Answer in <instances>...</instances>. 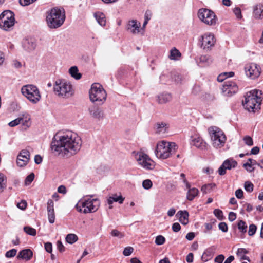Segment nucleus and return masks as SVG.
Returning <instances> with one entry per match:
<instances>
[{
  "label": "nucleus",
  "mask_w": 263,
  "mask_h": 263,
  "mask_svg": "<svg viewBox=\"0 0 263 263\" xmlns=\"http://www.w3.org/2000/svg\"><path fill=\"white\" fill-rule=\"evenodd\" d=\"M141 24L136 20H133L128 22L127 29L134 34H138L140 30Z\"/></svg>",
  "instance_id": "nucleus-19"
},
{
  "label": "nucleus",
  "mask_w": 263,
  "mask_h": 263,
  "mask_svg": "<svg viewBox=\"0 0 263 263\" xmlns=\"http://www.w3.org/2000/svg\"><path fill=\"white\" fill-rule=\"evenodd\" d=\"M246 76L251 79L258 78L261 73V68L257 64L251 63L246 64L245 67Z\"/></svg>",
  "instance_id": "nucleus-14"
},
{
  "label": "nucleus",
  "mask_w": 263,
  "mask_h": 263,
  "mask_svg": "<svg viewBox=\"0 0 263 263\" xmlns=\"http://www.w3.org/2000/svg\"><path fill=\"white\" fill-rule=\"evenodd\" d=\"M65 239L67 243L72 244L78 240V238L74 234H69L66 236Z\"/></svg>",
  "instance_id": "nucleus-33"
},
{
  "label": "nucleus",
  "mask_w": 263,
  "mask_h": 263,
  "mask_svg": "<svg viewBox=\"0 0 263 263\" xmlns=\"http://www.w3.org/2000/svg\"><path fill=\"white\" fill-rule=\"evenodd\" d=\"M47 211H54V203L51 199L48 200L47 206Z\"/></svg>",
  "instance_id": "nucleus-54"
},
{
  "label": "nucleus",
  "mask_w": 263,
  "mask_h": 263,
  "mask_svg": "<svg viewBox=\"0 0 263 263\" xmlns=\"http://www.w3.org/2000/svg\"><path fill=\"white\" fill-rule=\"evenodd\" d=\"M24 48L28 51L34 50L36 47V44L32 41L27 40L24 43Z\"/></svg>",
  "instance_id": "nucleus-31"
},
{
  "label": "nucleus",
  "mask_w": 263,
  "mask_h": 263,
  "mask_svg": "<svg viewBox=\"0 0 263 263\" xmlns=\"http://www.w3.org/2000/svg\"><path fill=\"white\" fill-rule=\"evenodd\" d=\"M177 149L175 143L162 140L157 143L155 153L158 159L164 160L172 157Z\"/></svg>",
  "instance_id": "nucleus-5"
},
{
  "label": "nucleus",
  "mask_w": 263,
  "mask_h": 263,
  "mask_svg": "<svg viewBox=\"0 0 263 263\" xmlns=\"http://www.w3.org/2000/svg\"><path fill=\"white\" fill-rule=\"evenodd\" d=\"M172 99L171 96L168 93H163L157 96V102L159 104H164L170 101Z\"/></svg>",
  "instance_id": "nucleus-24"
},
{
  "label": "nucleus",
  "mask_w": 263,
  "mask_h": 263,
  "mask_svg": "<svg viewBox=\"0 0 263 263\" xmlns=\"http://www.w3.org/2000/svg\"><path fill=\"white\" fill-rule=\"evenodd\" d=\"M192 144L201 149H207L209 147L208 144L198 136L192 137Z\"/></svg>",
  "instance_id": "nucleus-18"
},
{
  "label": "nucleus",
  "mask_w": 263,
  "mask_h": 263,
  "mask_svg": "<svg viewBox=\"0 0 263 263\" xmlns=\"http://www.w3.org/2000/svg\"><path fill=\"white\" fill-rule=\"evenodd\" d=\"M244 187L247 192L251 193L253 191L254 185L251 182L246 181L244 184Z\"/></svg>",
  "instance_id": "nucleus-37"
},
{
  "label": "nucleus",
  "mask_w": 263,
  "mask_h": 263,
  "mask_svg": "<svg viewBox=\"0 0 263 263\" xmlns=\"http://www.w3.org/2000/svg\"><path fill=\"white\" fill-rule=\"evenodd\" d=\"M243 167L246 170L247 172H252L254 170V167L252 165L249 163H245L243 165Z\"/></svg>",
  "instance_id": "nucleus-55"
},
{
  "label": "nucleus",
  "mask_w": 263,
  "mask_h": 263,
  "mask_svg": "<svg viewBox=\"0 0 263 263\" xmlns=\"http://www.w3.org/2000/svg\"><path fill=\"white\" fill-rule=\"evenodd\" d=\"M235 196L238 199H242L243 196V193L241 189H238L235 192Z\"/></svg>",
  "instance_id": "nucleus-63"
},
{
  "label": "nucleus",
  "mask_w": 263,
  "mask_h": 263,
  "mask_svg": "<svg viewBox=\"0 0 263 263\" xmlns=\"http://www.w3.org/2000/svg\"><path fill=\"white\" fill-rule=\"evenodd\" d=\"M89 93L90 101L97 105H102L106 100V92L99 83L93 84Z\"/></svg>",
  "instance_id": "nucleus-6"
},
{
  "label": "nucleus",
  "mask_w": 263,
  "mask_h": 263,
  "mask_svg": "<svg viewBox=\"0 0 263 263\" xmlns=\"http://www.w3.org/2000/svg\"><path fill=\"white\" fill-rule=\"evenodd\" d=\"M93 195H87L80 199L76 205L77 210L84 214L94 213L100 206V201L96 198L92 199Z\"/></svg>",
  "instance_id": "nucleus-4"
},
{
  "label": "nucleus",
  "mask_w": 263,
  "mask_h": 263,
  "mask_svg": "<svg viewBox=\"0 0 263 263\" xmlns=\"http://www.w3.org/2000/svg\"><path fill=\"white\" fill-rule=\"evenodd\" d=\"M166 124L164 123H161L157 124V133H164L165 131V126Z\"/></svg>",
  "instance_id": "nucleus-39"
},
{
  "label": "nucleus",
  "mask_w": 263,
  "mask_h": 263,
  "mask_svg": "<svg viewBox=\"0 0 263 263\" xmlns=\"http://www.w3.org/2000/svg\"><path fill=\"white\" fill-rule=\"evenodd\" d=\"M152 12L150 10H147L144 14V20L149 21L152 17Z\"/></svg>",
  "instance_id": "nucleus-56"
},
{
  "label": "nucleus",
  "mask_w": 263,
  "mask_h": 263,
  "mask_svg": "<svg viewBox=\"0 0 263 263\" xmlns=\"http://www.w3.org/2000/svg\"><path fill=\"white\" fill-rule=\"evenodd\" d=\"M81 145L80 137L76 133L67 131L54 137L51 149L55 155L68 158L77 154Z\"/></svg>",
  "instance_id": "nucleus-1"
},
{
  "label": "nucleus",
  "mask_w": 263,
  "mask_h": 263,
  "mask_svg": "<svg viewBox=\"0 0 263 263\" xmlns=\"http://www.w3.org/2000/svg\"><path fill=\"white\" fill-rule=\"evenodd\" d=\"M124 200V198H123L121 195L118 196L117 194H114L112 196L109 197L107 199V203L110 205L109 209H111L112 206L111 204L114 202H118L119 203L122 204Z\"/></svg>",
  "instance_id": "nucleus-23"
},
{
  "label": "nucleus",
  "mask_w": 263,
  "mask_h": 263,
  "mask_svg": "<svg viewBox=\"0 0 263 263\" xmlns=\"http://www.w3.org/2000/svg\"><path fill=\"white\" fill-rule=\"evenodd\" d=\"M213 186H215L214 184H205L202 186L201 187V191L204 194H207L210 192V190L212 189Z\"/></svg>",
  "instance_id": "nucleus-44"
},
{
  "label": "nucleus",
  "mask_w": 263,
  "mask_h": 263,
  "mask_svg": "<svg viewBox=\"0 0 263 263\" xmlns=\"http://www.w3.org/2000/svg\"><path fill=\"white\" fill-rule=\"evenodd\" d=\"M135 158L138 164L145 170H152L155 168V162L147 154L142 152L137 153Z\"/></svg>",
  "instance_id": "nucleus-11"
},
{
  "label": "nucleus",
  "mask_w": 263,
  "mask_h": 263,
  "mask_svg": "<svg viewBox=\"0 0 263 263\" xmlns=\"http://www.w3.org/2000/svg\"><path fill=\"white\" fill-rule=\"evenodd\" d=\"M65 20V12L64 9L54 7L47 12L46 22L48 26L51 29L61 27Z\"/></svg>",
  "instance_id": "nucleus-2"
},
{
  "label": "nucleus",
  "mask_w": 263,
  "mask_h": 263,
  "mask_svg": "<svg viewBox=\"0 0 263 263\" xmlns=\"http://www.w3.org/2000/svg\"><path fill=\"white\" fill-rule=\"evenodd\" d=\"M29 159V152L27 149H23L17 156V164L20 167H23L27 164Z\"/></svg>",
  "instance_id": "nucleus-16"
},
{
  "label": "nucleus",
  "mask_w": 263,
  "mask_h": 263,
  "mask_svg": "<svg viewBox=\"0 0 263 263\" xmlns=\"http://www.w3.org/2000/svg\"><path fill=\"white\" fill-rule=\"evenodd\" d=\"M24 231L28 235L35 236L36 234V230L31 227L26 226L24 227Z\"/></svg>",
  "instance_id": "nucleus-36"
},
{
  "label": "nucleus",
  "mask_w": 263,
  "mask_h": 263,
  "mask_svg": "<svg viewBox=\"0 0 263 263\" xmlns=\"http://www.w3.org/2000/svg\"><path fill=\"white\" fill-rule=\"evenodd\" d=\"M165 238L162 235H158L155 239V243L157 245H162L165 243Z\"/></svg>",
  "instance_id": "nucleus-38"
},
{
  "label": "nucleus",
  "mask_w": 263,
  "mask_h": 263,
  "mask_svg": "<svg viewBox=\"0 0 263 263\" xmlns=\"http://www.w3.org/2000/svg\"><path fill=\"white\" fill-rule=\"evenodd\" d=\"M200 61L202 63H209L211 61L210 57L208 55H201L200 58Z\"/></svg>",
  "instance_id": "nucleus-58"
},
{
  "label": "nucleus",
  "mask_w": 263,
  "mask_h": 263,
  "mask_svg": "<svg viewBox=\"0 0 263 263\" xmlns=\"http://www.w3.org/2000/svg\"><path fill=\"white\" fill-rule=\"evenodd\" d=\"M46 251L48 253H51L52 251V245L50 242H46L44 245Z\"/></svg>",
  "instance_id": "nucleus-57"
},
{
  "label": "nucleus",
  "mask_w": 263,
  "mask_h": 263,
  "mask_svg": "<svg viewBox=\"0 0 263 263\" xmlns=\"http://www.w3.org/2000/svg\"><path fill=\"white\" fill-rule=\"evenodd\" d=\"M262 100V91L254 89L246 93L245 103L243 104V106L248 111L254 112L260 109Z\"/></svg>",
  "instance_id": "nucleus-3"
},
{
  "label": "nucleus",
  "mask_w": 263,
  "mask_h": 263,
  "mask_svg": "<svg viewBox=\"0 0 263 263\" xmlns=\"http://www.w3.org/2000/svg\"><path fill=\"white\" fill-rule=\"evenodd\" d=\"M233 12L234 13L235 15H236V17L238 19H241L242 18V14L241 10L238 7H236L233 9Z\"/></svg>",
  "instance_id": "nucleus-52"
},
{
  "label": "nucleus",
  "mask_w": 263,
  "mask_h": 263,
  "mask_svg": "<svg viewBox=\"0 0 263 263\" xmlns=\"http://www.w3.org/2000/svg\"><path fill=\"white\" fill-rule=\"evenodd\" d=\"M57 248L60 252H63L65 251V247L61 241H58L57 242Z\"/></svg>",
  "instance_id": "nucleus-61"
},
{
  "label": "nucleus",
  "mask_w": 263,
  "mask_h": 263,
  "mask_svg": "<svg viewBox=\"0 0 263 263\" xmlns=\"http://www.w3.org/2000/svg\"><path fill=\"white\" fill-rule=\"evenodd\" d=\"M17 253V250L15 249H12L8 251L6 254L5 256L7 258H11L15 256Z\"/></svg>",
  "instance_id": "nucleus-40"
},
{
  "label": "nucleus",
  "mask_w": 263,
  "mask_h": 263,
  "mask_svg": "<svg viewBox=\"0 0 263 263\" xmlns=\"http://www.w3.org/2000/svg\"><path fill=\"white\" fill-rule=\"evenodd\" d=\"M21 123L24 124L25 123L24 119L22 118H18L10 122L9 125L11 127H14Z\"/></svg>",
  "instance_id": "nucleus-35"
},
{
  "label": "nucleus",
  "mask_w": 263,
  "mask_h": 263,
  "mask_svg": "<svg viewBox=\"0 0 263 263\" xmlns=\"http://www.w3.org/2000/svg\"><path fill=\"white\" fill-rule=\"evenodd\" d=\"M224 259V256L223 255H219L215 258V262L217 263H222Z\"/></svg>",
  "instance_id": "nucleus-62"
},
{
  "label": "nucleus",
  "mask_w": 263,
  "mask_h": 263,
  "mask_svg": "<svg viewBox=\"0 0 263 263\" xmlns=\"http://www.w3.org/2000/svg\"><path fill=\"white\" fill-rule=\"evenodd\" d=\"M254 15L256 18L261 19L263 15V6L262 5H257L254 10Z\"/></svg>",
  "instance_id": "nucleus-29"
},
{
  "label": "nucleus",
  "mask_w": 263,
  "mask_h": 263,
  "mask_svg": "<svg viewBox=\"0 0 263 263\" xmlns=\"http://www.w3.org/2000/svg\"><path fill=\"white\" fill-rule=\"evenodd\" d=\"M215 251V248L213 246L205 249L201 256V260L204 262L211 260L214 256Z\"/></svg>",
  "instance_id": "nucleus-20"
},
{
  "label": "nucleus",
  "mask_w": 263,
  "mask_h": 263,
  "mask_svg": "<svg viewBox=\"0 0 263 263\" xmlns=\"http://www.w3.org/2000/svg\"><path fill=\"white\" fill-rule=\"evenodd\" d=\"M53 90L56 95L62 98H69L73 93L72 85L69 82L61 80L55 81Z\"/></svg>",
  "instance_id": "nucleus-8"
},
{
  "label": "nucleus",
  "mask_w": 263,
  "mask_h": 263,
  "mask_svg": "<svg viewBox=\"0 0 263 263\" xmlns=\"http://www.w3.org/2000/svg\"><path fill=\"white\" fill-rule=\"evenodd\" d=\"M222 164L223 167H225V168L230 170L232 168L236 167L237 165V163L233 159H229L225 160Z\"/></svg>",
  "instance_id": "nucleus-27"
},
{
  "label": "nucleus",
  "mask_w": 263,
  "mask_h": 263,
  "mask_svg": "<svg viewBox=\"0 0 263 263\" xmlns=\"http://www.w3.org/2000/svg\"><path fill=\"white\" fill-rule=\"evenodd\" d=\"M69 72L71 76L76 80H79L82 75L79 72L78 67L77 66H72L69 69Z\"/></svg>",
  "instance_id": "nucleus-28"
},
{
  "label": "nucleus",
  "mask_w": 263,
  "mask_h": 263,
  "mask_svg": "<svg viewBox=\"0 0 263 263\" xmlns=\"http://www.w3.org/2000/svg\"><path fill=\"white\" fill-rule=\"evenodd\" d=\"M215 216L219 220L223 219V212L219 209H215L213 212Z\"/></svg>",
  "instance_id": "nucleus-41"
},
{
  "label": "nucleus",
  "mask_w": 263,
  "mask_h": 263,
  "mask_svg": "<svg viewBox=\"0 0 263 263\" xmlns=\"http://www.w3.org/2000/svg\"><path fill=\"white\" fill-rule=\"evenodd\" d=\"M248 253L246 249L243 248H239L237 252V255L239 257L240 260H249V257L245 255Z\"/></svg>",
  "instance_id": "nucleus-30"
},
{
  "label": "nucleus",
  "mask_w": 263,
  "mask_h": 263,
  "mask_svg": "<svg viewBox=\"0 0 263 263\" xmlns=\"http://www.w3.org/2000/svg\"><path fill=\"white\" fill-rule=\"evenodd\" d=\"M181 229V226L178 222H175L172 225V230L175 232L179 231Z\"/></svg>",
  "instance_id": "nucleus-59"
},
{
  "label": "nucleus",
  "mask_w": 263,
  "mask_h": 263,
  "mask_svg": "<svg viewBox=\"0 0 263 263\" xmlns=\"http://www.w3.org/2000/svg\"><path fill=\"white\" fill-rule=\"evenodd\" d=\"M216 38L211 33H206L199 39L200 47L204 51H208L212 49L216 43Z\"/></svg>",
  "instance_id": "nucleus-13"
},
{
  "label": "nucleus",
  "mask_w": 263,
  "mask_h": 263,
  "mask_svg": "<svg viewBox=\"0 0 263 263\" xmlns=\"http://www.w3.org/2000/svg\"><path fill=\"white\" fill-rule=\"evenodd\" d=\"M236 84L232 81H226L222 86V91L226 96H231L238 91Z\"/></svg>",
  "instance_id": "nucleus-15"
},
{
  "label": "nucleus",
  "mask_w": 263,
  "mask_h": 263,
  "mask_svg": "<svg viewBox=\"0 0 263 263\" xmlns=\"http://www.w3.org/2000/svg\"><path fill=\"white\" fill-rule=\"evenodd\" d=\"M34 178V174L33 173H31L29 175L25 180V184L26 185L30 184L32 181L33 180Z\"/></svg>",
  "instance_id": "nucleus-45"
},
{
  "label": "nucleus",
  "mask_w": 263,
  "mask_h": 263,
  "mask_svg": "<svg viewBox=\"0 0 263 263\" xmlns=\"http://www.w3.org/2000/svg\"><path fill=\"white\" fill-rule=\"evenodd\" d=\"M218 228L223 232H227L228 230L227 223L224 222L219 223L218 224Z\"/></svg>",
  "instance_id": "nucleus-50"
},
{
  "label": "nucleus",
  "mask_w": 263,
  "mask_h": 263,
  "mask_svg": "<svg viewBox=\"0 0 263 263\" xmlns=\"http://www.w3.org/2000/svg\"><path fill=\"white\" fill-rule=\"evenodd\" d=\"M212 145L216 148L223 147L226 141V136L224 132L217 126H211L208 128Z\"/></svg>",
  "instance_id": "nucleus-7"
},
{
  "label": "nucleus",
  "mask_w": 263,
  "mask_h": 263,
  "mask_svg": "<svg viewBox=\"0 0 263 263\" xmlns=\"http://www.w3.org/2000/svg\"><path fill=\"white\" fill-rule=\"evenodd\" d=\"M17 206L21 210H25L27 206V202L24 200H22L17 203Z\"/></svg>",
  "instance_id": "nucleus-60"
},
{
  "label": "nucleus",
  "mask_w": 263,
  "mask_h": 263,
  "mask_svg": "<svg viewBox=\"0 0 263 263\" xmlns=\"http://www.w3.org/2000/svg\"><path fill=\"white\" fill-rule=\"evenodd\" d=\"M178 217L179 221L184 225H186L189 222V213L186 211H179L176 214Z\"/></svg>",
  "instance_id": "nucleus-22"
},
{
  "label": "nucleus",
  "mask_w": 263,
  "mask_h": 263,
  "mask_svg": "<svg viewBox=\"0 0 263 263\" xmlns=\"http://www.w3.org/2000/svg\"><path fill=\"white\" fill-rule=\"evenodd\" d=\"M111 235L114 237H118L119 238H122L124 237V235L121 232L117 230H113L111 232Z\"/></svg>",
  "instance_id": "nucleus-49"
},
{
  "label": "nucleus",
  "mask_w": 263,
  "mask_h": 263,
  "mask_svg": "<svg viewBox=\"0 0 263 263\" xmlns=\"http://www.w3.org/2000/svg\"><path fill=\"white\" fill-rule=\"evenodd\" d=\"M14 13L10 10L4 11L0 15V28L9 31L15 24Z\"/></svg>",
  "instance_id": "nucleus-9"
},
{
  "label": "nucleus",
  "mask_w": 263,
  "mask_h": 263,
  "mask_svg": "<svg viewBox=\"0 0 263 263\" xmlns=\"http://www.w3.org/2000/svg\"><path fill=\"white\" fill-rule=\"evenodd\" d=\"M48 220L50 223H53L55 220L54 211H47Z\"/></svg>",
  "instance_id": "nucleus-43"
},
{
  "label": "nucleus",
  "mask_w": 263,
  "mask_h": 263,
  "mask_svg": "<svg viewBox=\"0 0 263 263\" xmlns=\"http://www.w3.org/2000/svg\"><path fill=\"white\" fill-rule=\"evenodd\" d=\"M243 140L245 141V144L248 146H252L253 145V141L252 138L249 136H246L244 137Z\"/></svg>",
  "instance_id": "nucleus-47"
},
{
  "label": "nucleus",
  "mask_w": 263,
  "mask_h": 263,
  "mask_svg": "<svg viewBox=\"0 0 263 263\" xmlns=\"http://www.w3.org/2000/svg\"><path fill=\"white\" fill-rule=\"evenodd\" d=\"M134 249L131 247H128L124 249L123 254L126 256H129L133 252Z\"/></svg>",
  "instance_id": "nucleus-51"
},
{
  "label": "nucleus",
  "mask_w": 263,
  "mask_h": 263,
  "mask_svg": "<svg viewBox=\"0 0 263 263\" xmlns=\"http://www.w3.org/2000/svg\"><path fill=\"white\" fill-rule=\"evenodd\" d=\"M257 228L255 225L252 224L250 225L249 231H248V234L249 236H253L256 231Z\"/></svg>",
  "instance_id": "nucleus-48"
},
{
  "label": "nucleus",
  "mask_w": 263,
  "mask_h": 263,
  "mask_svg": "<svg viewBox=\"0 0 263 263\" xmlns=\"http://www.w3.org/2000/svg\"><path fill=\"white\" fill-rule=\"evenodd\" d=\"M198 17L200 21L208 25L216 23V16L214 12L206 8H201L198 11Z\"/></svg>",
  "instance_id": "nucleus-12"
},
{
  "label": "nucleus",
  "mask_w": 263,
  "mask_h": 263,
  "mask_svg": "<svg viewBox=\"0 0 263 263\" xmlns=\"http://www.w3.org/2000/svg\"><path fill=\"white\" fill-rule=\"evenodd\" d=\"M89 112L91 117L98 120H103L104 118V114L101 108L92 106L89 108Z\"/></svg>",
  "instance_id": "nucleus-17"
},
{
  "label": "nucleus",
  "mask_w": 263,
  "mask_h": 263,
  "mask_svg": "<svg viewBox=\"0 0 263 263\" xmlns=\"http://www.w3.org/2000/svg\"><path fill=\"white\" fill-rule=\"evenodd\" d=\"M36 1V0H20L19 2H20V4L22 6H28V5L33 3V2H34Z\"/></svg>",
  "instance_id": "nucleus-53"
},
{
  "label": "nucleus",
  "mask_w": 263,
  "mask_h": 263,
  "mask_svg": "<svg viewBox=\"0 0 263 263\" xmlns=\"http://www.w3.org/2000/svg\"><path fill=\"white\" fill-rule=\"evenodd\" d=\"M94 16L96 18L97 22L102 26L106 25V18L105 15L100 12H96L94 14Z\"/></svg>",
  "instance_id": "nucleus-25"
},
{
  "label": "nucleus",
  "mask_w": 263,
  "mask_h": 263,
  "mask_svg": "<svg viewBox=\"0 0 263 263\" xmlns=\"http://www.w3.org/2000/svg\"><path fill=\"white\" fill-rule=\"evenodd\" d=\"M188 189V192L187 193L186 198L187 200L190 201L193 200L195 197H196L199 191L197 189L193 187V188H187Z\"/></svg>",
  "instance_id": "nucleus-26"
},
{
  "label": "nucleus",
  "mask_w": 263,
  "mask_h": 263,
  "mask_svg": "<svg viewBox=\"0 0 263 263\" xmlns=\"http://www.w3.org/2000/svg\"><path fill=\"white\" fill-rule=\"evenodd\" d=\"M21 91L22 94L33 103H36L41 99L39 90L35 86L32 85L24 86L21 89Z\"/></svg>",
  "instance_id": "nucleus-10"
},
{
  "label": "nucleus",
  "mask_w": 263,
  "mask_h": 263,
  "mask_svg": "<svg viewBox=\"0 0 263 263\" xmlns=\"http://www.w3.org/2000/svg\"><path fill=\"white\" fill-rule=\"evenodd\" d=\"M33 253L31 250L27 249L21 251L17 256V258L18 259H22L28 261L31 259Z\"/></svg>",
  "instance_id": "nucleus-21"
},
{
  "label": "nucleus",
  "mask_w": 263,
  "mask_h": 263,
  "mask_svg": "<svg viewBox=\"0 0 263 263\" xmlns=\"http://www.w3.org/2000/svg\"><path fill=\"white\" fill-rule=\"evenodd\" d=\"M247 226L245 222L242 220H240L238 223V228L242 232H246Z\"/></svg>",
  "instance_id": "nucleus-42"
},
{
  "label": "nucleus",
  "mask_w": 263,
  "mask_h": 263,
  "mask_svg": "<svg viewBox=\"0 0 263 263\" xmlns=\"http://www.w3.org/2000/svg\"><path fill=\"white\" fill-rule=\"evenodd\" d=\"M181 57V53L176 48H173L170 51L169 58L171 60H177L179 57Z\"/></svg>",
  "instance_id": "nucleus-32"
},
{
  "label": "nucleus",
  "mask_w": 263,
  "mask_h": 263,
  "mask_svg": "<svg viewBox=\"0 0 263 263\" xmlns=\"http://www.w3.org/2000/svg\"><path fill=\"white\" fill-rule=\"evenodd\" d=\"M6 187V178L4 174L0 173V193Z\"/></svg>",
  "instance_id": "nucleus-34"
},
{
  "label": "nucleus",
  "mask_w": 263,
  "mask_h": 263,
  "mask_svg": "<svg viewBox=\"0 0 263 263\" xmlns=\"http://www.w3.org/2000/svg\"><path fill=\"white\" fill-rule=\"evenodd\" d=\"M142 186L145 189H149L152 186V182L149 179L145 180L143 181Z\"/></svg>",
  "instance_id": "nucleus-46"
},
{
  "label": "nucleus",
  "mask_w": 263,
  "mask_h": 263,
  "mask_svg": "<svg viewBox=\"0 0 263 263\" xmlns=\"http://www.w3.org/2000/svg\"><path fill=\"white\" fill-rule=\"evenodd\" d=\"M227 170L228 169L225 168V167H223L222 164L218 170L219 175L221 176L224 175L226 173Z\"/></svg>",
  "instance_id": "nucleus-64"
}]
</instances>
